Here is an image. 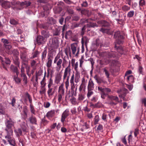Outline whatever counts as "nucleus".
Instances as JSON below:
<instances>
[{
    "label": "nucleus",
    "instance_id": "1",
    "mask_svg": "<svg viewBox=\"0 0 146 146\" xmlns=\"http://www.w3.org/2000/svg\"><path fill=\"white\" fill-rule=\"evenodd\" d=\"M5 124L6 127L5 130L6 131V135L5 136V138L10 145L14 146L15 142L14 139L12 138L13 131L12 128L14 126L15 122L10 119L9 120H6Z\"/></svg>",
    "mask_w": 146,
    "mask_h": 146
},
{
    "label": "nucleus",
    "instance_id": "2",
    "mask_svg": "<svg viewBox=\"0 0 146 146\" xmlns=\"http://www.w3.org/2000/svg\"><path fill=\"white\" fill-rule=\"evenodd\" d=\"M114 37L116 39L115 47L117 48L118 47L117 46L116 43L121 44L123 42V37L122 35V32L118 31H115L114 35Z\"/></svg>",
    "mask_w": 146,
    "mask_h": 146
},
{
    "label": "nucleus",
    "instance_id": "3",
    "mask_svg": "<svg viewBox=\"0 0 146 146\" xmlns=\"http://www.w3.org/2000/svg\"><path fill=\"white\" fill-rule=\"evenodd\" d=\"M71 71L65 69L63 74V79H66L65 86L66 89L67 90L69 86V79L70 76Z\"/></svg>",
    "mask_w": 146,
    "mask_h": 146
},
{
    "label": "nucleus",
    "instance_id": "4",
    "mask_svg": "<svg viewBox=\"0 0 146 146\" xmlns=\"http://www.w3.org/2000/svg\"><path fill=\"white\" fill-rule=\"evenodd\" d=\"M80 80V78L74 77V74H72L71 76L70 80V82L71 86V90H74L75 88L74 82L76 83H78Z\"/></svg>",
    "mask_w": 146,
    "mask_h": 146
},
{
    "label": "nucleus",
    "instance_id": "5",
    "mask_svg": "<svg viewBox=\"0 0 146 146\" xmlns=\"http://www.w3.org/2000/svg\"><path fill=\"white\" fill-rule=\"evenodd\" d=\"M71 49L72 54L75 55L76 56H77L80 51V48L78 47L77 43H74L72 44L71 45Z\"/></svg>",
    "mask_w": 146,
    "mask_h": 146
},
{
    "label": "nucleus",
    "instance_id": "6",
    "mask_svg": "<svg viewBox=\"0 0 146 146\" xmlns=\"http://www.w3.org/2000/svg\"><path fill=\"white\" fill-rule=\"evenodd\" d=\"M62 62V59L60 58V57L58 56H56L54 59V63L56 64V70L59 71L62 67L61 64Z\"/></svg>",
    "mask_w": 146,
    "mask_h": 146
},
{
    "label": "nucleus",
    "instance_id": "7",
    "mask_svg": "<svg viewBox=\"0 0 146 146\" xmlns=\"http://www.w3.org/2000/svg\"><path fill=\"white\" fill-rule=\"evenodd\" d=\"M49 45L51 49L57 48L58 46V43L57 40L55 38H53L50 40Z\"/></svg>",
    "mask_w": 146,
    "mask_h": 146
},
{
    "label": "nucleus",
    "instance_id": "8",
    "mask_svg": "<svg viewBox=\"0 0 146 146\" xmlns=\"http://www.w3.org/2000/svg\"><path fill=\"white\" fill-rule=\"evenodd\" d=\"M69 115V111L68 109H66L64 111L62 114L61 119V121L64 123L66 118Z\"/></svg>",
    "mask_w": 146,
    "mask_h": 146
},
{
    "label": "nucleus",
    "instance_id": "9",
    "mask_svg": "<svg viewBox=\"0 0 146 146\" xmlns=\"http://www.w3.org/2000/svg\"><path fill=\"white\" fill-rule=\"evenodd\" d=\"M48 90L47 93L49 97L52 96L56 92V87L54 86V88L51 87L48 88Z\"/></svg>",
    "mask_w": 146,
    "mask_h": 146
},
{
    "label": "nucleus",
    "instance_id": "10",
    "mask_svg": "<svg viewBox=\"0 0 146 146\" xmlns=\"http://www.w3.org/2000/svg\"><path fill=\"white\" fill-rule=\"evenodd\" d=\"M78 63L77 62L75 64L74 66V69L76 71L75 73H73L74 74V77L80 78V73L78 71Z\"/></svg>",
    "mask_w": 146,
    "mask_h": 146
},
{
    "label": "nucleus",
    "instance_id": "11",
    "mask_svg": "<svg viewBox=\"0 0 146 146\" xmlns=\"http://www.w3.org/2000/svg\"><path fill=\"white\" fill-rule=\"evenodd\" d=\"M117 93L119 94V96L121 98H123L125 94L127 92V90L125 88H123L122 90H118L117 91Z\"/></svg>",
    "mask_w": 146,
    "mask_h": 146
},
{
    "label": "nucleus",
    "instance_id": "12",
    "mask_svg": "<svg viewBox=\"0 0 146 146\" xmlns=\"http://www.w3.org/2000/svg\"><path fill=\"white\" fill-rule=\"evenodd\" d=\"M45 40V38L41 36H38L36 39V42L38 45L44 43Z\"/></svg>",
    "mask_w": 146,
    "mask_h": 146
},
{
    "label": "nucleus",
    "instance_id": "13",
    "mask_svg": "<svg viewBox=\"0 0 146 146\" xmlns=\"http://www.w3.org/2000/svg\"><path fill=\"white\" fill-rule=\"evenodd\" d=\"M30 123L33 124L37 125V120L35 117L31 115L28 119Z\"/></svg>",
    "mask_w": 146,
    "mask_h": 146
},
{
    "label": "nucleus",
    "instance_id": "14",
    "mask_svg": "<svg viewBox=\"0 0 146 146\" xmlns=\"http://www.w3.org/2000/svg\"><path fill=\"white\" fill-rule=\"evenodd\" d=\"M21 58L22 61L25 62H28L29 59L25 52H22L20 54Z\"/></svg>",
    "mask_w": 146,
    "mask_h": 146
},
{
    "label": "nucleus",
    "instance_id": "15",
    "mask_svg": "<svg viewBox=\"0 0 146 146\" xmlns=\"http://www.w3.org/2000/svg\"><path fill=\"white\" fill-rule=\"evenodd\" d=\"M2 7L5 9L10 8L11 6V3L9 1H4L2 3Z\"/></svg>",
    "mask_w": 146,
    "mask_h": 146
},
{
    "label": "nucleus",
    "instance_id": "16",
    "mask_svg": "<svg viewBox=\"0 0 146 146\" xmlns=\"http://www.w3.org/2000/svg\"><path fill=\"white\" fill-rule=\"evenodd\" d=\"M94 84L93 81L90 80L88 82V91H92L94 89Z\"/></svg>",
    "mask_w": 146,
    "mask_h": 146
},
{
    "label": "nucleus",
    "instance_id": "17",
    "mask_svg": "<svg viewBox=\"0 0 146 146\" xmlns=\"http://www.w3.org/2000/svg\"><path fill=\"white\" fill-rule=\"evenodd\" d=\"M55 111L54 110H51L48 112L46 114V116L48 119H50L54 116Z\"/></svg>",
    "mask_w": 146,
    "mask_h": 146
},
{
    "label": "nucleus",
    "instance_id": "18",
    "mask_svg": "<svg viewBox=\"0 0 146 146\" xmlns=\"http://www.w3.org/2000/svg\"><path fill=\"white\" fill-rule=\"evenodd\" d=\"M58 94L64 95V84H62L58 88Z\"/></svg>",
    "mask_w": 146,
    "mask_h": 146
},
{
    "label": "nucleus",
    "instance_id": "19",
    "mask_svg": "<svg viewBox=\"0 0 146 146\" xmlns=\"http://www.w3.org/2000/svg\"><path fill=\"white\" fill-rule=\"evenodd\" d=\"M61 80V75L60 74H58L55 76V82L58 84L59 83Z\"/></svg>",
    "mask_w": 146,
    "mask_h": 146
},
{
    "label": "nucleus",
    "instance_id": "20",
    "mask_svg": "<svg viewBox=\"0 0 146 146\" xmlns=\"http://www.w3.org/2000/svg\"><path fill=\"white\" fill-rule=\"evenodd\" d=\"M28 127L27 124L25 122H23L22 123L21 125V127L23 132H25L26 131Z\"/></svg>",
    "mask_w": 146,
    "mask_h": 146
},
{
    "label": "nucleus",
    "instance_id": "21",
    "mask_svg": "<svg viewBox=\"0 0 146 146\" xmlns=\"http://www.w3.org/2000/svg\"><path fill=\"white\" fill-rule=\"evenodd\" d=\"M15 53L17 56H15V60H14V61L15 64L16 65H18L19 66V58L18 56H17V55H18L19 54V52L17 51L16 50Z\"/></svg>",
    "mask_w": 146,
    "mask_h": 146
},
{
    "label": "nucleus",
    "instance_id": "22",
    "mask_svg": "<svg viewBox=\"0 0 146 146\" xmlns=\"http://www.w3.org/2000/svg\"><path fill=\"white\" fill-rule=\"evenodd\" d=\"M94 78L96 80L97 82L99 84H100L102 83L106 84L107 83L106 81L102 78H98L96 76H95Z\"/></svg>",
    "mask_w": 146,
    "mask_h": 146
},
{
    "label": "nucleus",
    "instance_id": "23",
    "mask_svg": "<svg viewBox=\"0 0 146 146\" xmlns=\"http://www.w3.org/2000/svg\"><path fill=\"white\" fill-rule=\"evenodd\" d=\"M89 39L86 36H84L82 37L81 40V43H85L86 46H87L88 43L89 42Z\"/></svg>",
    "mask_w": 146,
    "mask_h": 146
},
{
    "label": "nucleus",
    "instance_id": "24",
    "mask_svg": "<svg viewBox=\"0 0 146 146\" xmlns=\"http://www.w3.org/2000/svg\"><path fill=\"white\" fill-rule=\"evenodd\" d=\"M97 23L98 24H101L103 26L106 27L108 25V23L106 21L102 20L98 21Z\"/></svg>",
    "mask_w": 146,
    "mask_h": 146
},
{
    "label": "nucleus",
    "instance_id": "25",
    "mask_svg": "<svg viewBox=\"0 0 146 146\" xmlns=\"http://www.w3.org/2000/svg\"><path fill=\"white\" fill-rule=\"evenodd\" d=\"M14 132L17 136H19L22 135V131L21 129H15Z\"/></svg>",
    "mask_w": 146,
    "mask_h": 146
},
{
    "label": "nucleus",
    "instance_id": "26",
    "mask_svg": "<svg viewBox=\"0 0 146 146\" xmlns=\"http://www.w3.org/2000/svg\"><path fill=\"white\" fill-rule=\"evenodd\" d=\"M78 100L80 102L83 100L85 98V95L81 93L78 94Z\"/></svg>",
    "mask_w": 146,
    "mask_h": 146
},
{
    "label": "nucleus",
    "instance_id": "27",
    "mask_svg": "<svg viewBox=\"0 0 146 146\" xmlns=\"http://www.w3.org/2000/svg\"><path fill=\"white\" fill-rule=\"evenodd\" d=\"M46 89L45 87L40 86V90L39 93L40 94H44L46 93Z\"/></svg>",
    "mask_w": 146,
    "mask_h": 146
},
{
    "label": "nucleus",
    "instance_id": "28",
    "mask_svg": "<svg viewBox=\"0 0 146 146\" xmlns=\"http://www.w3.org/2000/svg\"><path fill=\"white\" fill-rule=\"evenodd\" d=\"M116 56V54L115 53L111 52H108V57L109 58H114Z\"/></svg>",
    "mask_w": 146,
    "mask_h": 146
},
{
    "label": "nucleus",
    "instance_id": "29",
    "mask_svg": "<svg viewBox=\"0 0 146 146\" xmlns=\"http://www.w3.org/2000/svg\"><path fill=\"white\" fill-rule=\"evenodd\" d=\"M81 13L82 15H84L89 16L90 15L89 13V11L86 9H83L81 10Z\"/></svg>",
    "mask_w": 146,
    "mask_h": 146
},
{
    "label": "nucleus",
    "instance_id": "30",
    "mask_svg": "<svg viewBox=\"0 0 146 146\" xmlns=\"http://www.w3.org/2000/svg\"><path fill=\"white\" fill-rule=\"evenodd\" d=\"M105 88L104 87L101 86L100 85H99L98 87V91L101 93L104 94V93Z\"/></svg>",
    "mask_w": 146,
    "mask_h": 146
},
{
    "label": "nucleus",
    "instance_id": "31",
    "mask_svg": "<svg viewBox=\"0 0 146 146\" xmlns=\"http://www.w3.org/2000/svg\"><path fill=\"white\" fill-rule=\"evenodd\" d=\"M54 10L55 13H59L62 11V9L61 7H58L54 8Z\"/></svg>",
    "mask_w": 146,
    "mask_h": 146
},
{
    "label": "nucleus",
    "instance_id": "32",
    "mask_svg": "<svg viewBox=\"0 0 146 146\" xmlns=\"http://www.w3.org/2000/svg\"><path fill=\"white\" fill-rule=\"evenodd\" d=\"M72 33V32L70 30L67 31L66 33L65 38L67 39L68 38H70L71 36Z\"/></svg>",
    "mask_w": 146,
    "mask_h": 146
},
{
    "label": "nucleus",
    "instance_id": "33",
    "mask_svg": "<svg viewBox=\"0 0 146 146\" xmlns=\"http://www.w3.org/2000/svg\"><path fill=\"white\" fill-rule=\"evenodd\" d=\"M48 61L47 63L46 66L48 68H50L52 65V60L50 57L48 58Z\"/></svg>",
    "mask_w": 146,
    "mask_h": 146
},
{
    "label": "nucleus",
    "instance_id": "34",
    "mask_svg": "<svg viewBox=\"0 0 146 146\" xmlns=\"http://www.w3.org/2000/svg\"><path fill=\"white\" fill-rule=\"evenodd\" d=\"M53 84V80L51 77L48 82V87H51Z\"/></svg>",
    "mask_w": 146,
    "mask_h": 146
},
{
    "label": "nucleus",
    "instance_id": "35",
    "mask_svg": "<svg viewBox=\"0 0 146 146\" xmlns=\"http://www.w3.org/2000/svg\"><path fill=\"white\" fill-rule=\"evenodd\" d=\"M13 79L15 82L17 84H19L21 81V79L17 76H15L13 78Z\"/></svg>",
    "mask_w": 146,
    "mask_h": 146
},
{
    "label": "nucleus",
    "instance_id": "36",
    "mask_svg": "<svg viewBox=\"0 0 146 146\" xmlns=\"http://www.w3.org/2000/svg\"><path fill=\"white\" fill-rule=\"evenodd\" d=\"M47 53V51L46 50H44L43 52H42V60L44 61L45 60V58L46 56V55Z\"/></svg>",
    "mask_w": 146,
    "mask_h": 146
},
{
    "label": "nucleus",
    "instance_id": "37",
    "mask_svg": "<svg viewBox=\"0 0 146 146\" xmlns=\"http://www.w3.org/2000/svg\"><path fill=\"white\" fill-rule=\"evenodd\" d=\"M21 77L23 78V80L24 82L25 83V84H27V78L26 74H21Z\"/></svg>",
    "mask_w": 146,
    "mask_h": 146
},
{
    "label": "nucleus",
    "instance_id": "38",
    "mask_svg": "<svg viewBox=\"0 0 146 146\" xmlns=\"http://www.w3.org/2000/svg\"><path fill=\"white\" fill-rule=\"evenodd\" d=\"M127 79L128 82H132L133 80V77L132 75L127 76Z\"/></svg>",
    "mask_w": 146,
    "mask_h": 146
},
{
    "label": "nucleus",
    "instance_id": "39",
    "mask_svg": "<svg viewBox=\"0 0 146 146\" xmlns=\"http://www.w3.org/2000/svg\"><path fill=\"white\" fill-rule=\"evenodd\" d=\"M122 10L124 11H127L130 9V7H128L127 5H125L122 6Z\"/></svg>",
    "mask_w": 146,
    "mask_h": 146
},
{
    "label": "nucleus",
    "instance_id": "40",
    "mask_svg": "<svg viewBox=\"0 0 146 146\" xmlns=\"http://www.w3.org/2000/svg\"><path fill=\"white\" fill-rule=\"evenodd\" d=\"M134 14V12L133 11H131L128 12L127 16L129 18L132 17Z\"/></svg>",
    "mask_w": 146,
    "mask_h": 146
},
{
    "label": "nucleus",
    "instance_id": "41",
    "mask_svg": "<svg viewBox=\"0 0 146 146\" xmlns=\"http://www.w3.org/2000/svg\"><path fill=\"white\" fill-rule=\"evenodd\" d=\"M100 119L98 115H96L94 118V124L96 125L98 123Z\"/></svg>",
    "mask_w": 146,
    "mask_h": 146
},
{
    "label": "nucleus",
    "instance_id": "42",
    "mask_svg": "<svg viewBox=\"0 0 146 146\" xmlns=\"http://www.w3.org/2000/svg\"><path fill=\"white\" fill-rule=\"evenodd\" d=\"M30 110L32 113L35 114V110L34 107L32 104H30Z\"/></svg>",
    "mask_w": 146,
    "mask_h": 146
},
{
    "label": "nucleus",
    "instance_id": "43",
    "mask_svg": "<svg viewBox=\"0 0 146 146\" xmlns=\"http://www.w3.org/2000/svg\"><path fill=\"white\" fill-rule=\"evenodd\" d=\"M64 52L67 56H68V54H69L70 56L71 52L70 48L69 49H68V48H66L64 50Z\"/></svg>",
    "mask_w": 146,
    "mask_h": 146
},
{
    "label": "nucleus",
    "instance_id": "44",
    "mask_svg": "<svg viewBox=\"0 0 146 146\" xmlns=\"http://www.w3.org/2000/svg\"><path fill=\"white\" fill-rule=\"evenodd\" d=\"M109 98L112 100H114L116 102L118 101V98L117 96H111Z\"/></svg>",
    "mask_w": 146,
    "mask_h": 146
},
{
    "label": "nucleus",
    "instance_id": "45",
    "mask_svg": "<svg viewBox=\"0 0 146 146\" xmlns=\"http://www.w3.org/2000/svg\"><path fill=\"white\" fill-rule=\"evenodd\" d=\"M71 112L72 114L76 115L77 114V111L76 110V108L74 107L71 110Z\"/></svg>",
    "mask_w": 146,
    "mask_h": 146
},
{
    "label": "nucleus",
    "instance_id": "46",
    "mask_svg": "<svg viewBox=\"0 0 146 146\" xmlns=\"http://www.w3.org/2000/svg\"><path fill=\"white\" fill-rule=\"evenodd\" d=\"M10 22L11 24L13 25H16L18 23V22L13 19H11Z\"/></svg>",
    "mask_w": 146,
    "mask_h": 146
},
{
    "label": "nucleus",
    "instance_id": "47",
    "mask_svg": "<svg viewBox=\"0 0 146 146\" xmlns=\"http://www.w3.org/2000/svg\"><path fill=\"white\" fill-rule=\"evenodd\" d=\"M111 92V90L110 88H105L104 94H106L107 95L110 92Z\"/></svg>",
    "mask_w": 146,
    "mask_h": 146
},
{
    "label": "nucleus",
    "instance_id": "48",
    "mask_svg": "<svg viewBox=\"0 0 146 146\" xmlns=\"http://www.w3.org/2000/svg\"><path fill=\"white\" fill-rule=\"evenodd\" d=\"M22 4L23 5H26V6L28 7L30 5L31 3L29 1H26L22 2Z\"/></svg>",
    "mask_w": 146,
    "mask_h": 146
},
{
    "label": "nucleus",
    "instance_id": "49",
    "mask_svg": "<svg viewBox=\"0 0 146 146\" xmlns=\"http://www.w3.org/2000/svg\"><path fill=\"white\" fill-rule=\"evenodd\" d=\"M1 41L4 44V46L6 44H8V43H9V42L7 40L3 38L1 39Z\"/></svg>",
    "mask_w": 146,
    "mask_h": 146
},
{
    "label": "nucleus",
    "instance_id": "50",
    "mask_svg": "<svg viewBox=\"0 0 146 146\" xmlns=\"http://www.w3.org/2000/svg\"><path fill=\"white\" fill-rule=\"evenodd\" d=\"M16 100L15 98H13L11 100V102L10 103V104L12 105V106L14 107L15 106V104Z\"/></svg>",
    "mask_w": 146,
    "mask_h": 146
},
{
    "label": "nucleus",
    "instance_id": "51",
    "mask_svg": "<svg viewBox=\"0 0 146 146\" xmlns=\"http://www.w3.org/2000/svg\"><path fill=\"white\" fill-rule=\"evenodd\" d=\"M39 53L38 51H36L33 53V58H34L36 57Z\"/></svg>",
    "mask_w": 146,
    "mask_h": 146
},
{
    "label": "nucleus",
    "instance_id": "52",
    "mask_svg": "<svg viewBox=\"0 0 146 146\" xmlns=\"http://www.w3.org/2000/svg\"><path fill=\"white\" fill-rule=\"evenodd\" d=\"M70 101L73 104L75 105L77 103L76 102V99L74 97H73L70 99Z\"/></svg>",
    "mask_w": 146,
    "mask_h": 146
},
{
    "label": "nucleus",
    "instance_id": "53",
    "mask_svg": "<svg viewBox=\"0 0 146 146\" xmlns=\"http://www.w3.org/2000/svg\"><path fill=\"white\" fill-rule=\"evenodd\" d=\"M64 95L58 94V100L59 102H60L62 99V97Z\"/></svg>",
    "mask_w": 146,
    "mask_h": 146
},
{
    "label": "nucleus",
    "instance_id": "54",
    "mask_svg": "<svg viewBox=\"0 0 146 146\" xmlns=\"http://www.w3.org/2000/svg\"><path fill=\"white\" fill-rule=\"evenodd\" d=\"M10 69L12 71L14 72L15 71L17 70L18 69L15 66H13V65H11L10 66Z\"/></svg>",
    "mask_w": 146,
    "mask_h": 146
},
{
    "label": "nucleus",
    "instance_id": "55",
    "mask_svg": "<svg viewBox=\"0 0 146 146\" xmlns=\"http://www.w3.org/2000/svg\"><path fill=\"white\" fill-rule=\"evenodd\" d=\"M104 72H105V74L107 78H109V73L108 71L106 68H104Z\"/></svg>",
    "mask_w": 146,
    "mask_h": 146
},
{
    "label": "nucleus",
    "instance_id": "56",
    "mask_svg": "<svg viewBox=\"0 0 146 146\" xmlns=\"http://www.w3.org/2000/svg\"><path fill=\"white\" fill-rule=\"evenodd\" d=\"M145 3L144 0H140L139 2V5L140 6H143L145 5Z\"/></svg>",
    "mask_w": 146,
    "mask_h": 146
},
{
    "label": "nucleus",
    "instance_id": "57",
    "mask_svg": "<svg viewBox=\"0 0 146 146\" xmlns=\"http://www.w3.org/2000/svg\"><path fill=\"white\" fill-rule=\"evenodd\" d=\"M4 46L6 49L8 50H10L12 47L9 43L8 44H7L5 45Z\"/></svg>",
    "mask_w": 146,
    "mask_h": 146
},
{
    "label": "nucleus",
    "instance_id": "58",
    "mask_svg": "<svg viewBox=\"0 0 146 146\" xmlns=\"http://www.w3.org/2000/svg\"><path fill=\"white\" fill-rule=\"evenodd\" d=\"M80 18L78 16H74L72 17V20L76 21H78Z\"/></svg>",
    "mask_w": 146,
    "mask_h": 146
},
{
    "label": "nucleus",
    "instance_id": "59",
    "mask_svg": "<svg viewBox=\"0 0 146 146\" xmlns=\"http://www.w3.org/2000/svg\"><path fill=\"white\" fill-rule=\"evenodd\" d=\"M87 80H86L84 78H82V83L81 84L85 86L86 82Z\"/></svg>",
    "mask_w": 146,
    "mask_h": 146
},
{
    "label": "nucleus",
    "instance_id": "60",
    "mask_svg": "<svg viewBox=\"0 0 146 146\" xmlns=\"http://www.w3.org/2000/svg\"><path fill=\"white\" fill-rule=\"evenodd\" d=\"M50 105V104L49 102H47L44 103V105L45 108H48L49 107Z\"/></svg>",
    "mask_w": 146,
    "mask_h": 146
},
{
    "label": "nucleus",
    "instance_id": "61",
    "mask_svg": "<svg viewBox=\"0 0 146 146\" xmlns=\"http://www.w3.org/2000/svg\"><path fill=\"white\" fill-rule=\"evenodd\" d=\"M81 5L82 7H86L88 6V3L86 1H84L82 3V4Z\"/></svg>",
    "mask_w": 146,
    "mask_h": 146
},
{
    "label": "nucleus",
    "instance_id": "62",
    "mask_svg": "<svg viewBox=\"0 0 146 146\" xmlns=\"http://www.w3.org/2000/svg\"><path fill=\"white\" fill-rule=\"evenodd\" d=\"M107 115L105 113H103L102 115V119L105 121H106Z\"/></svg>",
    "mask_w": 146,
    "mask_h": 146
},
{
    "label": "nucleus",
    "instance_id": "63",
    "mask_svg": "<svg viewBox=\"0 0 146 146\" xmlns=\"http://www.w3.org/2000/svg\"><path fill=\"white\" fill-rule=\"evenodd\" d=\"M143 70V67L141 66H139L138 69V72H139V73L140 74H142Z\"/></svg>",
    "mask_w": 146,
    "mask_h": 146
},
{
    "label": "nucleus",
    "instance_id": "64",
    "mask_svg": "<svg viewBox=\"0 0 146 146\" xmlns=\"http://www.w3.org/2000/svg\"><path fill=\"white\" fill-rule=\"evenodd\" d=\"M40 86H43L45 87L46 85V83L45 81H41L40 82Z\"/></svg>",
    "mask_w": 146,
    "mask_h": 146
}]
</instances>
